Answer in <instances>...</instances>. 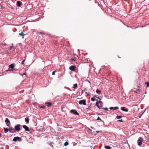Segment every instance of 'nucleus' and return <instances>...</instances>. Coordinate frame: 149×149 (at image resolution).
I'll return each mask as SVG.
<instances>
[{
	"label": "nucleus",
	"instance_id": "f257e3e1",
	"mask_svg": "<svg viewBox=\"0 0 149 149\" xmlns=\"http://www.w3.org/2000/svg\"><path fill=\"white\" fill-rule=\"evenodd\" d=\"M143 139L142 138L140 137L137 140V144L139 146H140L142 144Z\"/></svg>",
	"mask_w": 149,
	"mask_h": 149
},
{
	"label": "nucleus",
	"instance_id": "f03ea898",
	"mask_svg": "<svg viewBox=\"0 0 149 149\" xmlns=\"http://www.w3.org/2000/svg\"><path fill=\"white\" fill-rule=\"evenodd\" d=\"M17 140H18L20 141H22V139L19 137L17 136L15 137L13 140V141L14 142H16Z\"/></svg>",
	"mask_w": 149,
	"mask_h": 149
},
{
	"label": "nucleus",
	"instance_id": "7ed1b4c3",
	"mask_svg": "<svg viewBox=\"0 0 149 149\" xmlns=\"http://www.w3.org/2000/svg\"><path fill=\"white\" fill-rule=\"evenodd\" d=\"M21 125L19 124H18L15 126V130L17 132H19L20 130V127Z\"/></svg>",
	"mask_w": 149,
	"mask_h": 149
},
{
	"label": "nucleus",
	"instance_id": "20e7f679",
	"mask_svg": "<svg viewBox=\"0 0 149 149\" xmlns=\"http://www.w3.org/2000/svg\"><path fill=\"white\" fill-rule=\"evenodd\" d=\"M86 100H80L79 102V104H83L84 105H86Z\"/></svg>",
	"mask_w": 149,
	"mask_h": 149
},
{
	"label": "nucleus",
	"instance_id": "39448f33",
	"mask_svg": "<svg viewBox=\"0 0 149 149\" xmlns=\"http://www.w3.org/2000/svg\"><path fill=\"white\" fill-rule=\"evenodd\" d=\"M70 112L71 113H73L74 114L77 115H79V113L77 112V111L75 110L72 109L70 110Z\"/></svg>",
	"mask_w": 149,
	"mask_h": 149
},
{
	"label": "nucleus",
	"instance_id": "423d86ee",
	"mask_svg": "<svg viewBox=\"0 0 149 149\" xmlns=\"http://www.w3.org/2000/svg\"><path fill=\"white\" fill-rule=\"evenodd\" d=\"M22 127L25 130V131H29V127L25 125H23L22 126Z\"/></svg>",
	"mask_w": 149,
	"mask_h": 149
},
{
	"label": "nucleus",
	"instance_id": "0eeeda50",
	"mask_svg": "<svg viewBox=\"0 0 149 149\" xmlns=\"http://www.w3.org/2000/svg\"><path fill=\"white\" fill-rule=\"evenodd\" d=\"M76 67L74 65H71L69 67V69L72 71L75 70Z\"/></svg>",
	"mask_w": 149,
	"mask_h": 149
},
{
	"label": "nucleus",
	"instance_id": "6e6552de",
	"mask_svg": "<svg viewBox=\"0 0 149 149\" xmlns=\"http://www.w3.org/2000/svg\"><path fill=\"white\" fill-rule=\"evenodd\" d=\"M121 109L122 111L125 112H128V109H126L125 107H122L121 108Z\"/></svg>",
	"mask_w": 149,
	"mask_h": 149
},
{
	"label": "nucleus",
	"instance_id": "1a4fd4ad",
	"mask_svg": "<svg viewBox=\"0 0 149 149\" xmlns=\"http://www.w3.org/2000/svg\"><path fill=\"white\" fill-rule=\"evenodd\" d=\"M9 131L10 132L13 133L14 132L15 129L14 128L12 127H9Z\"/></svg>",
	"mask_w": 149,
	"mask_h": 149
},
{
	"label": "nucleus",
	"instance_id": "9d476101",
	"mask_svg": "<svg viewBox=\"0 0 149 149\" xmlns=\"http://www.w3.org/2000/svg\"><path fill=\"white\" fill-rule=\"evenodd\" d=\"M14 64L13 63H12L9 65V68L12 69V70H9H9H13V69L14 68Z\"/></svg>",
	"mask_w": 149,
	"mask_h": 149
},
{
	"label": "nucleus",
	"instance_id": "9b49d317",
	"mask_svg": "<svg viewBox=\"0 0 149 149\" xmlns=\"http://www.w3.org/2000/svg\"><path fill=\"white\" fill-rule=\"evenodd\" d=\"M17 5L19 7H20L22 5V2L19 1H17Z\"/></svg>",
	"mask_w": 149,
	"mask_h": 149
},
{
	"label": "nucleus",
	"instance_id": "f8f14e48",
	"mask_svg": "<svg viewBox=\"0 0 149 149\" xmlns=\"http://www.w3.org/2000/svg\"><path fill=\"white\" fill-rule=\"evenodd\" d=\"M46 104H47V106L48 107H50L52 105V103L50 102H46L45 103Z\"/></svg>",
	"mask_w": 149,
	"mask_h": 149
},
{
	"label": "nucleus",
	"instance_id": "ddd939ff",
	"mask_svg": "<svg viewBox=\"0 0 149 149\" xmlns=\"http://www.w3.org/2000/svg\"><path fill=\"white\" fill-rule=\"evenodd\" d=\"M25 121L26 123H28L29 122V119L28 118L26 117L25 118Z\"/></svg>",
	"mask_w": 149,
	"mask_h": 149
},
{
	"label": "nucleus",
	"instance_id": "4468645a",
	"mask_svg": "<svg viewBox=\"0 0 149 149\" xmlns=\"http://www.w3.org/2000/svg\"><path fill=\"white\" fill-rule=\"evenodd\" d=\"M96 92L97 93H98L99 94H100L101 93V91H99L98 89H97Z\"/></svg>",
	"mask_w": 149,
	"mask_h": 149
},
{
	"label": "nucleus",
	"instance_id": "2eb2a0df",
	"mask_svg": "<svg viewBox=\"0 0 149 149\" xmlns=\"http://www.w3.org/2000/svg\"><path fill=\"white\" fill-rule=\"evenodd\" d=\"M104 148L106 149H111V148L110 146H105Z\"/></svg>",
	"mask_w": 149,
	"mask_h": 149
},
{
	"label": "nucleus",
	"instance_id": "dca6fc26",
	"mask_svg": "<svg viewBox=\"0 0 149 149\" xmlns=\"http://www.w3.org/2000/svg\"><path fill=\"white\" fill-rule=\"evenodd\" d=\"M73 86H74L73 87V88L74 89H76L77 86V84H75Z\"/></svg>",
	"mask_w": 149,
	"mask_h": 149
},
{
	"label": "nucleus",
	"instance_id": "f3484780",
	"mask_svg": "<svg viewBox=\"0 0 149 149\" xmlns=\"http://www.w3.org/2000/svg\"><path fill=\"white\" fill-rule=\"evenodd\" d=\"M19 35L22 37H23L24 36V34L23 32H21V33H19Z\"/></svg>",
	"mask_w": 149,
	"mask_h": 149
},
{
	"label": "nucleus",
	"instance_id": "a211bd4d",
	"mask_svg": "<svg viewBox=\"0 0 149 149\" xmlns=\"http://www.w3.org/2000/svg\"><path fill=\"white\" fill-rule=\"evenodd\" d=\"M4 130L5 133H7L9 131V129L7 128H4Z\"/></svg>",
	"mask_w": 149,
	"mask_h": 149
},
{
	"label": "nucleus",
	"instance_id": "6ab92c4d",
	"mask_svg": "<svg viewBox=\"0 0 149 149\" xmlns=\"http://www.w3.org/2000/svg\"><path fill=\"white\" fill-rule=\"evenodd\" d=\"M122 117H123L122 116L117 115L116 116V118L117 119H120V118H122Z\"/></svg>",
	"mask_w": 149,
	"mask_h": 149
},
{
	"label": "nucleus",
	"instance_id": "aec40b11",
	"mask_svg": "<svg viewBox=\"0 0 149 149\" xmlns=\"http://www.w3.org/2000/svg\"><path fill=\"white\" fill-rule=\"evenodd\" d=\"M95 105L99 109H101L100 106L98 104V102H96L95 103Z\"/></svg>",
	"mask_w": 149,
	"mask_h": 149
},
{
	"label": "nucleus",
	"instance_id": "412c9836",
	"mask_svg": "<svg viewBox=\"0 0 149 149\" xmlns=\"http://www.w3.org/2000/svg\"><path fill=\"white\" fill-rule=\"evenodd\" d=\"M5 122L6 123H10V120H9V119L8 118H6L5 121Z\"/></svg>",
	"mask_w": 149,
	"mask_h": 149
},
{
	"label": "nucleus",
	"instance_id": "4be33fe9",
	"mask_svg": "<svg viewBox=\"0 0 149 149\" xmlns=\"http://www.w3.org/2000/svg\"><path fill=\"white\" fill-rule=\"evenodd\" d=\"M145 84L146 85V87H148L149 86V82H145Z\"/></svg>",
	"mask_w": 149,
	"mask_h": 149
},
{
	"label": "nucleus",
	"instance_id": "5701e85b",
	"mask_svg": "<svg viewBox=\"0 0 149 149\" xmlns=\"http://www.w3.org/2000/svg\"><path fill=\"white\" fill-rule=\"evenodd\" d=\"M69 144L68 143V142H65L64 143V146H66L68 145Z\"/></svg>",
	"mask_w": 149,
	"mask_h": 149
},
{
	"label": "nucleus",
	"instance_id": "b1692460",
	"mask_svg": "<svg viewBox=\"0 0 149 149\" xmlns=\"http://www.w3.org/2000/svg\"><path fill=\"white\" fill-rule=\"evenodd\" d=\"M97 120H100V121H102L103 122V121L102 119L98 117L97 118Z\"/></svg>",
	"mask_w": 149,
	"mask_h": 149
},
{
	"label": "nucleus",
	"instance_id": "393cba45",
	"mask_svg": "<svg viewBox=\"0 0 149 149\" xmlns=\"http://www.w3.org/2000/svg\"><path fill=\"white\" fill-rule=\"evenodd\" d=\"M95 97H92L91 98V100L92 101H94L95 100V99L94 98Z\"/></svg>",
	"mask_w": 149,
	"mask_h": 149
},
{
	"label": "nucleus",
	"instance_id": "a878e982",
	"mask_svg": "<svg viewBox=\"0 0 149 149\" xmlns=\"http://www.w3.org/2000/svg\"><path fill=\"white\" fill-rule=\"evenodd\" d=\"M119 108L118 107H114V109L116 110L118 109Z\"/></svg>",
	"mask_w": 149,
	"mask_h": 149
},
{
	"label": "nucleus",
	"instance_id": "bb28decb",
	"mask_svg": "<svg viewBox=\"0 0 149 149\" xmlns=\"http://www.w3.org/2000/svg\"><path fill=\"white\" fill-rule=\"evenodd\" d=\"M45 107V106H42L40 107V108L44 109Z\"/></svg>",
	"mask_w": 149,
	"mask_h": 149
},
{
	"label": "nucleus",
	"instance_id": "cd10ccee",
	"mask_svg": "<svg viewBox=\"0 0 149 149\" xmlns=\"http://www.w3.org/2000/svg\"><path fill=\"white\" fill-rule=\"evenodd\" d=\"M71 60L72 61H75L76 60V58H71Z\"/></svg>",
	"mask_w": 149,
	"mask_h": 149
},
{
	"label": "nucleus",
	"instance_id": "c85d7f7f",
	"mask_svg": "<svg viewBox=\"0 0 149 149\" xmlns=\"http://www.w3.org/2000/svg\"><path fill=\"white\" fill-rule=\"evenodd\" d=\"M117 122H123V121L122 120V119H121L120 120H118Z\"/></svg>",
	"mask_w": 149,
	"mask_h": 149
},
{
	"label": "nucleus",
	"instance_id": "c756f323",
	"mask_svg": "<svg viewBox=\"0 0 149 149\" xmlns=\"http://www.w3.org/2000/svg\"><path fill=\"white\" fill-rule=\"evenodd\" d=\"M94 97H95V98H97L98 99H99L100 100H101V99L99 97H96V96H94Z\"/></svg>",
	"mask_w": 149,
	"mask_h": 149
},
{
	"label": "nucleus",
	"instance_id": "7c9ffc66",
	"mask_svg": "<svg viewBox=\"0 0 149 149\" xmlns=\"http://www.w3.org/2000/svg\"><path fill=\"white\" fill-rule=\"evenodd\" d=\"M102 109H104V110L107 111L108 110V108L106 107L105 108H102Z\"/></svg>",
	"mask_w": 149,
	"mask_h": 149
},
{
	"label": "nucleus",
	"instance_id": "2f4dec72",
	"mask_svg": "<svg viewBox=\"0 0 149 149\" xmlns=\"http://www.w3.org/2000/svg\"><path fill=\"white\" fill-rule=\"evenodd\" d=\"M25 59H24V60H23V61H22L21 62V64H24V62L25 61Z\"/></svg>",
	"mask_w": 149,
	"mask_h": 149
},
{
	"label": "nucleus",
	"instance_id": "473e14b6",
	"mask_svg": "<svg viewBox=\"0 0 149 149\" xmlns=\"http://www.w3.org/2000/svg\"><path fill=\"white\" fill-rule=\"evenodd\" d=\"M96 101H97L96 102H98V103H101V101L99 100L98 101L97 100H96Z\"/></svg>",
	"mask_w": 149,
	"mask_h": 149
},
{
	"label": "nucleus",
	"instance_id": "72a5a7b5",
	"mask_svg": "<svg viewBox=\"0 0 149 149\" xmlns=\"http://www.w3.org/2000/svg\"><path fill=\"white\" fill-rule=\"evenodd\" d=\"M55 71H53V72H52V75H54V74H55Z\"/></svg>",
	"mask_w": 149,
	"mask_h": 149
},
{
	"label": "nucleus",
	"instance_id": "f704fd0d",
	"mask_svg": "<svg viewBox=\"0 0 149 149\" xmlns=\"http://www.w3.org/2000/svg\"><path fill=\"white\" fill-rule=\"evenodd\" d=\"M110 109L111 110L114 109V107H111L110 108Z\"/></svg>",
	"mask_w": 149,
	"mask_h": 149
},
{
	"label": "nucleus",
	"instance_id": "c9c22d12",
	"mask_svg": "<svg viewBox=\"0 0 149 149\" xmlns=\"http://www.w3.org/2000/svg\"><path fill=\"white\" fill-rule=\"evenodd\" d=\"M13 44H12V45H13ZM12 47H13V46H12L10 47V48L9 49V50H11L12 49Z\"/></svg>",
	"mask_w": 149,
	"mask_h": 149
},
{
	"label": "nucleus",
	"instance_id": "e433bc0d",
	"mask_svg": "<svg viewBox=\"0 0 149 149\" xmlns=\"http://www.w3.org/2000/svg\"><path fill=\"white\" fill-rule=\"evenodd\" d=\"M39 34H43V33L42 32H40L39 33Z\"/></svg>",
	"mask_w": 149,
	"mask_h": 149
},
{
	"label": "nucleus",
	"instance_id": "4c0bfd02",
	"mask_svg": "<svg viewBox=\"0 0 149 149\" xmlns=\"http://www.w3.org/2000/svg\"><path fill=\"white\" fill-rule=\"evenodd\" d=\"M86 94H87L88 95L90 93H89L86 92Z\"/></svg>",
	"mask_w": 149,
	"mask_h": 149
},
{
	"label": "nucleus",
	"instance_id": "58836bf2",
	"mask_svg": "<svg viewBox=\"0 0 149 149\" xmlns=\"http://www.w3.org/2000/svg\"><path fill=\"white\" fill-rule=\"evenodd\" d=\"M4 45L5 46H6L7 45L6 44V43H5L4 44Z\"/></svg>",
	"mask_w": 149,
	"mask_h": 149
},
{
	"label": "nucleus",
	"instance_id": "ea45409f",
	"mask_svg": "<svg viewBox=\"0 0 149 149\" xmlns=\"http://www.w3.org/2000/svg\"><path fill=\"white\" fill-rule=\"evenodd\" d=\"M100 131H96V132L97 133H98L99 132H100Z\"/></svg>",
	"mask_w": 149,
	"mask_h": 149
},
{
	"label": "nucleus",
	"instance_id": "a19ab883",
	"mask_svg": "<svg viewBox=\"0 0 149 149\" xmlns=\"http://www.w3.org/2000/svg\"><path fill=\"white\" fill-rule=\"evenodd\" d=\"M88 82H89V83H90V81H89L88 80Z\"/></svg>",
	"mask_w": 149,
	"mask_h": 149
},
{
	"label": "nucleus",
	"instance_id": "79ce46f5",
	"mask_svg": "<svg viewBox=\"0 0 149 149\" xmlns=\"http://www.w3.org/2000/svg\"><path fill=\"white\" fill-rule=\"evenodd\" d=\"M1 134L0 133V138L1 137Z\"/></svg>",
	"mask_w": 149,
	"mask_h": 149
},
{
	"label": "nucleus",
	"instance_id": "37998d69",
	"mask_svg": "<svg viewBox=\"0 0 149 149\" xmlns=\"http://www.w3.org/2000/svg\"><path fill=\"white\" fill-rule=\"evenodd\" d=\"M24 74L26 75V74H25V73H24Z\"/></svg>",
	"mask_w": 149,
	"mask_h": 149
},
{
	"label": "nucleus",
	"instance_id": "c03bdc74",
	"mask_svg": "<svg viewBox=\"0 0 149 149\" xmlns=\"http://www.w3.org/2000/svg\"><path fill=\"white\" fill-rule=\"evenodd\" d=\"M83 91H82L81 92H83Z\"/></svg>",
	"mask_w": 149,
	"mask_h": 149
},
{
	"label": "nucleus",
	"instance_id": "a18cd8bd",
	"mask_svg": "<svg viewBox=\"0 0 149 149\" xmlns=\"http://www.w3.org/2000/svg\"><path fill=\"white\" fill-rule=\"evenodd\" d=\"M91 128H93V127H91Z\"/></svg>",
	"mask_w": 149,
	"mask_h": 149
}]
</instances>
